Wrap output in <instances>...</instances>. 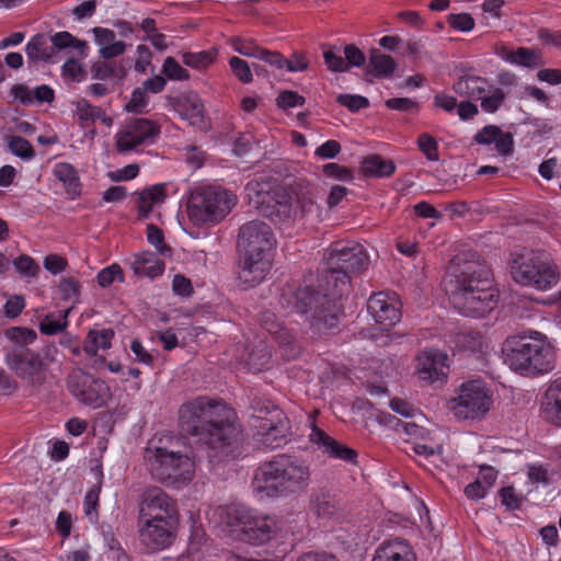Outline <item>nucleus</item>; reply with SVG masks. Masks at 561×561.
<instances>
[{"instance_id": "1", "label": "nucleus", "mask_w": 561, "mask_h": 561, "mask_svg": "<svg viewBox=\"0 0 561 561\" xmlns=\"http://www.w3.org/2000/svg\"><path fill=\"white\" fill-rule=\"evenodd\" d=\"M367 254L363 245L356 242H337L331 247L328 254L330 271L325 275L328 288L320 295L300 290L294 306L297 312L306 313L307 307L317 304L313 324L318 332L332 330L337 324L341 306L337 298L347 291L352 273L360 272L367 264Z\"/></svg>"}, {"instance_id": "2", "label": "nucleus", "mask_w": 561, "mask_h": 561, "mask_svg": "<svg viewBox=\"0 0 561 561\" xmlns=\"http://www.w3.org/2000/svg\"><path fill=\"white\" fill-rule=\"evenodd\" d=\"M182 427L201 437L208 446L210 461L218 462L232 456L239 430L236 414L226 404L206 398H196L180 409Z\"/></svg>"}, {"instance_id": "3", "label": "nucleus", "mask_w": 561, "mask_h": 561, "mask_svg": "<svg viewBox=\"0 0 561 561\" xmlns=\"http://www.w3.org/2000/svg\"><path fill=\"white\" fill-rule=\"evenodd\" d=\"M459 261V257L454 260L451 271L444 280L445 290L460 313L483 317L497 305L499 293L491 274L478 262L458 268Z\"/></svg>"}, {"instance_id": "4", "label": "nucleus", "mask_w": 561, "mask_h": 561, "mask_svg": "<svg viewBox=\"0 0 561 561\" xmlns=\"http://www.w3.org/2000/svg\"><path fill=\"white\" fill-rule=\"evenodd\" d=\"M249 204L276 222L297 220L312 214L316 203L309 190H289L271 181H251L245 186Z\"/></svg>"}, {"instance_id": "5", "label": "nucleus", "mask_w": 561, "mask_h": 561, "mask_svg": "<svg viewBox=\"0 0 561 561\" xmlns=\"http://www.w3.org/2000/svg\"><path fill=\"white\" fill-rule=\"evenodd\" d=\"M501 354L512 370L527 377L550 373L557 358L552 342L537 331L530 332L529 335L506 337L502 343Z\"/></svg>"}, {"instance_id": "6", "label": "nucleus", "mask_w": 561, "mask_h": 561, "mask_svg": "<svg viewBox=\"0 0 561 561\" xmlns=\"http://www.w3.org/2000/svg\"><path fill=\"white\" fill-rule=\"evenodd\" d=\"M310 477L306 461L280 456L257 468L252 489L259 500L287 496L304 491Z\"/></svg>"}, {"instance_id": "7", "label": "nucleus", "mask_w": 561, "mask_h": 561, "mask_svg": "<svg viewBox=\"0 0 561 561\" xmlns=\"http://www.w3.org/2000/svg\"><path fill=\"white\" fill-rule=\"evenodd\" d=\"M211 523L231 534H241L253 545H262L277 531L275 517L257 513L242 505L218 506L208 512Z\"/></svg>"}, {"instance_id": "8", "label": "nucleus", "mask_w": 561, "mask_h": 561, "mask_svg": "<svg viewBox=\"0 0 561 561\" xmlns=\"http://www.w3.org/2000/svg\"><path fill=\"white\" fill-rule=\"evenodd\" d=\"M175 444L152 440L146 449L145 459L153 478L180 489L193 480L195 463L188 455L176 449Z\"/></svg>"}, {"instance_id": "9", "label": "nucleus", "mask_w": 561, "mask_h": 561, "mask_svg": "<svg viewBox=\"0 0 561 561\" xmlns=\"http://www.w3.org/2000/svg\"><path fill=\"white\" fill-rule=\"evenodd\" d=\"M510 274L516 284L539 291L552 289L560 277L550 255L535 249H523L513 253L510 260Z\"/></svg>"}, {"instance_id": "10", "label": "nucleus", "mask_w": 561, "mask_h": 561, "mask_svg": "<svg viewBox=\"0 0 561 561\" xmlns=\"http://www.w3.org/2000/svg\"><path fill=\"white\" fill-rule=\"evenodd\" d=\"M236 204L237 196L226 188L202 185L191 193L187 216L195 226H213L222 220Z\"/></svg>"}, {"instance_id": "11", "label": "nucleus", "mask_w": 561, "mask_h": 561, "mask_svg": "<svg viewBox=\"0 0 561 561\" xmlns=\"http://www.w3.org/2000/svg\"><path fill=\"white\" fill-rule=\"evenodd\" d=\"M492 405V391L481 379L462 382L446 402L447 410L459 421L482 420Z\"/></svg>"}, {"instance_id": "12", "label": "nucleus", "mask_w": 561, "mask_h": 561, "mask_svg": "<svg viewBox=\"0 0 561 561\" xmlns=\"http://www.w3.org/2000/svg\"><path fill=\"white\" fill-rule=\"evenodd\" d=\"M8 368L27 386L42 383L50 360L32 350H8L4 356Z\"/></svg>"}, {"instance_id": "13", "label": "nucleus", "mask_w": 561, "mask_h": 561, "mask_svg": "<svg viewBox=\"0 0 561 561\" xmlns=\"http://www.w3.org/2000/svg\"><path fill=\"white\" fill-rule=\"evenodd\" d=\"M159 127L151 121L136 118L125 122L115 135V148L119 153L139 152L152 145Z\"/></svg>"}, {"instance_id": "14", "label": "nucleus", "mask_w": 561, "mask_h": 561, "mask_svg": "<svg viewBox=\"0 0 561 561\" xmlns=\"http://www.w3.org/2000/svg\"><path fill=\"white\" fill-rule=\"evenodd\" d=\"M68 388L78 401L93 409L105 405L111 398L110 387L103 380L81 371L69 377Z\"/></svg>"}, {"instance_id": "15", "label": "nucleus", "mask_w": 561, "mask_h": 561, "mask_svg": "<svg viewBox=\"0 0 561 561\" xmlns=\"http://www.w3.org/2000/svg\"><path fill=\"white\" fill-rule=\"evenodd\" d=\"M275 243L272 229L263 221H249L240 228L238 245L242 254L272 256Z\"/></svg>"}, {"instance_id": "16", "label": "nucleus", "mask_w": 561, "mask_h": 561, "mask_svg": "<svg viewBox=\"0 0 561 561\" xmlns=\"http://www.w3.org/2000/svg\"><path fill=\"white\" fill-rule=\"evenodd\" d=\"M449 371L448 355L436 348L421 352L415 359L414 375L420 381L434 383L445 381Z\"/></svg>"}, {"instance_id": "17", "label": "nucleus", "mask_w": 561, "mask_h": 561, "mask_svg": "<svg viewBox=\"0 0 561 561\" xmlns=\"http://www.w3.org/2000/svg\"><path fill=\"white\" fill-rule=\"evenodd\" d=\"M174 519H139L138 533L141 543L151 551L169 547L174 539Z\"/></svg>"}, {"instance_id": "18", "label": "nucleus", "mask_w": 561, "mask_h": 561, "mask_svg": "<svg viewBox=\"0 0 561 561\" xmlns=\"http://www.w3.org/2000/svg\"><path fill=\"white\" fill-rule=\"evenodd\" d=\"M400 300L394 293H377L369 297L367 310L376 323L385 329L396 325L401 318Z\"/></svg>"}, {"instance_id": "19", "label": "nucleus", "mask_w": 561, "mask_h": 561, "mask_svg": "<svg viewBox=\"0 0 561 561\" xmlns=\"http://www.w3.org/2000/svg\"><path fill=\"white\" fill-rule=\"evenodd\" d=\"M158 518L174 519L172 500L161 490H148L142 497L139 519L156 520Z\"/></svg>"}, {"instance_id": "20", "label": "nucleus", "mask_w": 561, "mask_h": 561, "mask_svg": "<svg viewBox=\"0 0 561 561\" xmlns=\"http://www.w3.org/2000/svg\"><path fill=\"white\" fill-rule=\"evenodd\" d=\"M243 259L239 271V280L244 288L262 283L272 266V256L242 254Z\"/></svg>"}, {"instance_id": "21", "label": "nucleus", "mask_w": 561, "mask_h": 561, "mask_svg": "<svg viewBox=\"0 0 561 561\" xmlns=\"http://www.w3.org/2000/svg\"><path fill=\"white\" fill-rule=\"evenodd\" d=\"M255 422H259V424H253V426L257 428V434L262 437V442L273 448L278 447L283 443L289 431L288 422L278 410H275L271 417H257Z\"/></svg>"}, {"instance_id": "22", "label": "nucleus", "mask_w": 561, "mask_h": 561, "mask_svg": "<svg viewBox=\"0 0 561 561\" xmlns=\"http://www.w3.org/2000/svg\"><path fill=\"white\" fill-rule=\"evenodd\" d=\"M479 83V79L470 78L467 80H460L455 88L458 92L466 89L469 96L481 100V107L483 111L488 113L495 112L504 101V92L499 88L490 89L486 92L482 91Z\"/></svg>"}, {"instance_id": "23", "label": "nucleus", "mask_w": 561, "mask_h": 561, "mask_svg": "<svg viewBox=\"0 0 561 561\" xmlns=\"http://www.w3.org/2000/svg\"><path fill=\"white\" fill-rule=\"evenodd\" d=\"M229 44L236 53L242 56L263 60L278 69H283L285 65L284 58L277 51L264 49L251 38L232 37Z\"/></svg>"}, {"instance_id": "24", "label": "nucleus", "mask_w": 561, "mask_h": 561, "mask_svg": "<svg viewBox=\"0 0 561 561\" xmlns=\"http://www.w3.org/2000/svg\"><path fill=\"white\" fill-rule=\"evenodd\" d=\"M370 561H416L411 545L402 538L383 540L374 551Z\"/></svg>"}, {"instance_id": "25", "label": "nucleus", "mask_w": 561, "mask_h": 561, "mask_svg": "<svg viewBox=\"0 0 561 561\" xmlns=\"http://www.w3.org/2000/svg\"><path fill=\"white\" fill-rule=\"evenodd\" d=\"M310 442L318 446L322 453L330 457L339 458L350 462H354L356 459V453L344 445L339 444L336 440L328 436L320 428L312 426L309 434Z\"/></svg>"}, {"instance_id": "26", "label": "nucleus", "mask_w": 561, "mask_h": 561, "mask_svg": "<svg viewBox=\"0 0 561 561\" xmlns=\"http://www.w3.org/2000/svg\"><path fill=\"white\" fill-rule=\"evenodd\" d=\"M478 144L493 147L499 156H508L512 152L513 139L510 134L503 133L496 126H486L474 136Z\"/></svg>"}, {"instance_id": "27", "label": "nucleus", "mask_w": 561, "mask_h": 561, "mask_svg": "<svg viewBox=\"0 0 561 561\" xmlns=\"http://www.w3.org/2000/svg\"><path fill=\"white\" fill-rule=\"evenodd\" d=\"M72 105L75 106V116L81 124L100 122L106 128H112L114 118L104 108L89 103L85 99L75 101Z\"/></svg>"}, {"instance_id": "28", "label": "nucleus", "mask_w": 561, "mask_h": 561, "mask_svg": "<svg viewBox=\"0 0 561 561\" xmlns=\"http://www.w3.org/2000/svg\"><path fill=\"white\" fill-rule=\"evenodd\" d=\"M541 413L547 422L561 426V379L551 382L546 390L541 402Z\"/></svg>"}, {"instance_id": "29", "label": "nucleus", "mask_w": 561, "mask_h": 561, "mask_svg": "<svg viewBox=\"0 0 561 561\" xmlns=\"http://www.w3.org/2000/svg\"><path fill=\"white\" fill-rule=\"evenodd\" d=\"M92 33L94 34L95 44L99 47V54L102 58L110 59L125 51V43L117 41L116 34L112 30L94 27L92 28Z\"/></svg>"}, {"instance_id": "30", "label": "nucleus", "mask_w": 561, "mask_h": 561, "mask_svg": "<svg viewBox=\"0 0 561 561\" xmlns=\"http://www.w3.org/2000/svg\"><path fill=\"white\" fill-rule=\"evenodd\" d=\"M167 186L164 184L152 185L139 193L138 211L141 217H148L154 213L167 199Z\"/></svg>"}, {"instance_id": "31", "label": "nucleus", "mask_w": 561, "mask_h": 561, "mask_svg": "<svg viewBox=\"0 0 561 561\" xmlns=\"http://www.w3.org/2000/svg\"><path fill=\"white\" fill-rule=\"evenodd\" d=\"M176 112L193 126H202L204 122V105L196 94H186L179 99Z\"/></svg>"}, {"instance_id": "32", "label": "nucleus", "mask_w": 561, "mask_h": 561, "mask_svg": "<svg viewBox=\"0 0 561 561\" xmlns=\"http://www.w3.org/2000/svg\"><path fill=\"white\" fill-rule=\"evenodd\" d=\"M164 267L163 261L151 252L136 254L131 263V268L135 274L150 278L161 275Z\"/></svg>"}, {"instance_id": "33", "label": "nucleus", "mask_w": 561, "mask_h": 561, "mask_svg": "<svg viewBox=\"0 0 561 561\" xmlns=\"http://www.w3.org/2000/svg\"><path fill=\"white\" fill-rule=\"evenodd\" d=\"M500 57L505 62L526 68H535L541 64L539 56L527 48H518L516 50L503 48L500 51Z\"/></svg>"}, {"instance_id": "34", "label": "nucleus", "mask_w": 561, "mask_h": 561, "mask_svg": "<svg viewBox=\"0 0 561 561\" xmlns=\"http://www.w3.org/2000/svg\"><path fill=\"white\" fill-rule=\"evenodd\" d=\"M208 548V540L201 525L195 522L191 526V534L187 542V558L191 561H199Z\"/></svg>"}, {"instance_id": "35", "label": "nucleus", "mask_w": 561, "mask_h": 561, "mask_svg": "<svg viewBox=\"0 0 561 561\" xmlns=\"http://www.w3.org/2000/svg\"><path fill=\"white\" fill-rule=\"evenodd\" d=\"M54 175L62 182L66 191L77 196L80 193V181L75 168L67 162H59L54 165Z\"/></svg>"}, {"instance_id": "36", "label": "nucleus", "mask_w": 561, "mask_h": 561, "mask_svg": "<svg viewBox=\"0 0 561 561\" xmlns=\"http://www.w3.org/2000/svg\"><path fill=\"white\" fill-rule=\"evenodd\" d=\"M362 170L366 175L375 178L390 176L394 170V163L391 160H386L380 156H369L362 162Z\"/></svg>"}, {"instance_id": "37", "label": "nucleus", "mask_w": 561, "mask_h": 561, "mask_svg": "<svg viewBox=\"0 0 561 561\" xmlns=\"http://www.w3.org/2000/svg\"><path fill=\"white\" fill-rule=\"evenodd\" d=\"M25 53L33 61H46L55 55V49L48 45L44 35L37 34L27 42Z\"/></svg>"}, {"instance_id": "38", "label": "nucleus", "mask_w": 561, "mask_h": 561, "mask_svg": "<svg viewBox=\"0 0 561 561\" xmlns=\"http://www.w3.org/2000/svg\"><path fill=\"white\" fill-rule=\"evenodd\" d=\"M4 336L11 344L8 350H28L26 346L35 342L37 334L28 328L12 327L4 331Z\"/></svg>"}, {"instance_id": "39", "label": "nucleus", "mask_w": 561, "mask_h": 561, "mask_svg": "<svg viewBox=\"0 0 561 561\" xmlns=\"http://www.w3.org/2000/svg\"><path fill=\"white\" fill-rule=\"evenodd\" d=\"M396 67V61L391 56L382 54L377 49L371 50L369 68L376 77L388 78L394 72Z\"/></svg>"}, {"instance_id": "40", "label": "nucleus", "mask_w": 561, "mask_h": 561, "mask_svg": "<svg viewBox=\"0 0 561 561\" xmlns=\"http://www.w3.org/2000/svg\"><path fill=\"white\" fill-rule=\"evenodd\" d=\"M53 48L64 49L68 47L75 48L83 57L88 55V45L85 42L78 39L69 32H57L50 37Z\"/></svg>"}, {"instance_id": "41", "label": "nucleus", "mask_w": 561, "mask_h": 561, "mask_svg": "<svg viewBox=\"0 0 561 561\" xmlns=\"http://www.w3.org/2000/svg\"><path fill=\"white\" fill-rule=\"evenodd\" d=\"M113 332L111 330L90 331L85 350L88 353L95 354L99 350H106L111 346Z\"/></svg>"}, {"instance_id": "42", "label": "nucleus", "mask_w": 561, "mask_h": 561, "mask_svg": "<svg viewBox=\"0 0 561 561\" xmlns=\"http://www.w3.org/2000/svg\"><path fill=\"white\" fill-rule=\"evenodd\" d=\"M69 312L70 309H67L64 313L47 314L41 322V332L47 335L61 332L68 324L67 317Z\"/></svg>"}, {"instance_id": "43", "label": "nucleus", "mask_w": 561, "mask_h": 561, "mask_svg": "<svg viewBox=\"0 0 561 561\" xmlns=\"http://www.w3.org/2000/svg\"><path fill=\"white\" fill-rule=\"evenodd\" d=\"M215 59V53L213 51H198V53H185L183 54V62L195 69H203L213 64Z\"/></svg>"}, {"instance_id": "44", "label": "nucleus", "mask_w": 561, "mask_h": 561, "mask_svg": "<svg viewBox=\"0 0 561 561\" xmlns=\"http://www.w3.org/2000/svg\"><path fill=\"white\" fill-rule=\"evenodd\" d=\"M324 64L330 71L346 72L348 65L341 56V50L336 47L323 51Z\"/></svg>"}, {"instance_id": "45", "label": "nucleus", "mask_w": 561, "mask_h": 561, "mask_svg": "<svg viewBox=\"0 0 561 561\" xmlns=\"http://www.w3.org/2000/svg\"><path fill=\"white\" fill-rule=\"evenodd\" d=\"M162 73L170 80L188 79V72L173 57H167L162 65Z\"/></svg>"}, {"instance_id": "46", "label": "nucleus", "mask_w": 561, "mask_h": 561, "mask_svg": "<svg viewBox=\"0 0 561 561\" xmlns=\"http://www.w3.org/2000/svg\"><path fill=\"white\" fill-rule=\"evenodd\" d=\"M229 66L233 72V75L242 82V83H250L253 80V75L250 69L249 64L239 58V57H231L229 59Z\"/></svg>"}, {"instance_id": "47", "label": "nucleus", "mask_w": 561, "mask_h": 561, "mask_svg": "<svg viewBox=\"0 0 561 561\" xmlns=\"http://www.w3.org/2000/svg\"><path fill=\"white\" fill-rule=\"evenodd\" d=\"M9 149L14 156L26 160L31 159L34 153L31 144L21 137H12L9 140Z\"/></svg>"}, {"instance_id": "48", "label": "nucleus", "mask_w": 561, "mask_h": 561, "mask_svg": "<svg viewBox=\"0 0 561 561\" xmlns=\"http://www.w3.org/2000/svg\"><path fill=\"white\" fill-rule=\"evenodd\" d=\"M336 101L353 112L366 108L369 105L368 100L358 94H339Z\"/></svg>"}, {"instance_id": "49", "label": "nucleus", "mask_w": 561, "mask_h": 561, "mask_svg": "<svg viewBox=\"0 0 561 561\" xmlns=\"http://www.w3.org/2000/svg\"><path fill=\"white\" fill-rule=\"evenodd\" d=\"M139 173L138 164H127L121 169L107 172V178L113 182L129 181L135 179Z\"/></svg>"}, {"instance_id": "50", "label": "nucleus", "mask_w": 561, "mask_h": 561, "mask_svg": "<svg viewBox=\"0 0 561 561\" xmlns=\"http://www.w3.org/2000/svg\"><path fill=\"white\" fill-rule=\"evenodd\" d=\"M116 279L123 280L122 270L116 264L103 268L98 274V283L101 287H107Z\"/></svg>"}, {"instance_id": "51", "label": "nucleus", "mask_w": 561, "mask_h": 561, "mask_svg": "<svg viewBox=\"0 0 561 561\" xmlns=\"http://www.w3.org/2000/svg\"><path fill=\"white\" fill-rule=\"evenodd\" d=\"M323 174L327 178L339 180V181H351L353 180V173L350 169L340 165L337 163H328L323 167Z\"/></svg>"}, {"instance_id": "52", "label": "nucleus", "mask_w": 561, "mask_h": 561, "mask_svg": "<svg viewBox=\"0 0 561 561\" xmlns=\"http://www.w3.org/2000/svg\"><path fill=\"white\" fill-rule=\"evenodd\" d=\"M417 144L420 150L426 156V158L430 161L438 160L437 142L432 136L427 134L421 135L419 137Z\"/></svg>"}, {"instance_id": "53", "label": "nucleus", "mask_w": 561, "mask_h": 561, "mask_svg": "<svg viewBox=\"0 0 561 561\" xmlns=\"http://www.w3.org/2000/svg\"><path fill=\"white\" fill-rule=\"evenodd\" d=\"M448 23L459 32H470L474 27V21L468 13L450 14Z\"/></svg>"}, {"instance_id": "54", "label": "nucleus", "mask_w": 561, "mask_h": 561, "mask_svg": "<svg viewBox=\"0 0 561 561\" xmlns=\"http://www.w3.org/2000/svg\"><path fill=\"white\" fill-rule=\"evenodd\" d=\"M528 482L536 488L547 485L549 483L548 470L541 465H531L527 471Z\"/></svg>"}, {"instance_id": "55", "label": "nucleus", "mask_w": 561, "mask_h": 561, "mask_svg": "<svg viewBox=\"0 0 561 561\" xmlns=\"http://www.w3.org/2000/svg\"><path fill=\"white\" fill-rule=\"evenodd\" d=\"M101 489L95 486L87 492L83 501L84 513L91 519H95L96 517V507L99 504Z\"/></svg>"}, {"instance_id": "56", "label": "nucleus", "mask_w": 561, "mask_h": 561, "mask_svg": "<svg viewBox=\"0 0 561 561\" xmlns=\"http://www.w3.org/2000/svg\"><path fill=\"white\" fill-rule=\"evenodd\" d=\"M148 104L147 92L142 87L135 89L131 93L129 102L126 104L128 112H140Z\"/></svg>"}, {"instance_id": "57", "label": "nucleus", "mask_w": 561, "mask_h": 561, "mask_svg": "<svg viewBox=\"0 0 561 561\" xmlns=\"http://www.w3.org/2000/svg\"><path fill=\"white\" fill-rule=\"evenodd\" d=\"M270 357L271 355L266 346L264 344H260L256 353H253L249 356L248 365L250 366V369L261 370L268 364Z\"/></svg>"}, {"instance_id": "58", "label": "nucleus", "mask_w": 561, "mask_h": 561, "mask_svg": "<svg viewBox=\"0 0 561 561\" xmlns=\"http://www.w3.org/2000/svg\"><path fill=\"white\" fill-rule=\"evenodd\" d=\"M304 96L294 91H284L277 98V105L284 110L301 106Z\"/></svg>"}, {"instance_id": "59", "label": "nucleus", "mask_w": 561, "mask_h": 561, "mask_svg": "<svg viewBox=\"0 0 561 561\" xmlns=\"http://www.w3.org/2000/svg\"><path fill=\"white\" fill-rule=\"evenodd\" d=\"M413 451L415 455L424 457L425 460H431V462L435 463V460L439 459L440 446L439 444L427 445L415 443L413 446Z\"/></svg>"}, {"instance_id": "60", "label": "nucleus", "mask_w": 561, "mask_h": 561, "mask_svg": "<svg viewBox=\"0 0 561 561\" xmlns=\"http://www.w3.org/2000/svg\"><path fill=\"white\" fill-rule=\"evenodd\" d=\"M93 78L106 80L116 77V68L112 62L101 61L92 66Z\"/></svg>"}, {"instance_id": "61", "label": "nucleus", "mask_w": 561, "mask_h": 561, "mask_svg": "<svg viewBox=\"0 0 561 561\" xmlns=\"http://www.w3.org/2000/svg\"><path fill=\"white\" fill-rule=\"evenodd\" d=\"M15 268L25 276H35L38 266L35 264L32 257L27 255H21L13 262Z\"/></svg>"}, {"instance_id": "62", "label": "nucleus", "mask_w": 561, "mask_h": 561, "mask_svg": "<svg viewBox=\"0 0 561 561\" xmlns=\"http://www.w3.org/2000/svg\"><path fill=\"white\" fill-rule=\"evenodd\" d=\"M147 239L161 254L170 252V249L163 242L162 231L154 226H148Z\"/></svg>"}, {"instance_id": "63", "label": "nucleus", "mask_w": 561, "mask_h": 561, "mask_svg": "<svg viewBox=\"0 0 561 561\" xmlns=\"http://www.w3.org/2000/svg\"><path fill=\"white\" fill-rule=\"evenodd\" d=\"M345 62L351 67H360L365 62L364 54L354 45H346L344 47Z\"/></svg>"}, {"instance_id": "64", "label": "nucleus", "mask_w": 561, "mask_h": 561, "mask_svg": "<svg viewBox=\"0 0 561 561\" xmlns=\"http://www.w3.org/2000/svg\"><path fill=\"white\" fill-rule=\"evenodd\" d=\"M341 151V146L335 140H327L316 149L314 154L321 159H333Z\"/></svg>"}]
</instances>
